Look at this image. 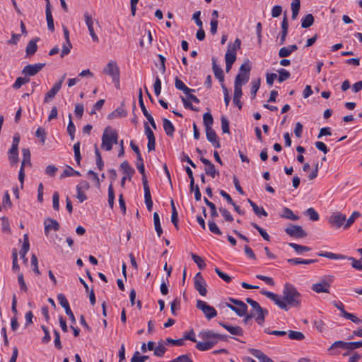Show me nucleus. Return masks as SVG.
Masks as SVG:
<instances>
[{"label":"nucleus","mask_w":362,"mask_h":362,"mask_svg":"<svg viewBox=\"0 0 362 362\" xmlns=\"http://www.w3.org/2000/svg\"><path fill=\"white\" fill-rule=\"evenodd\" d=\"M288 246L293 248L298 254H301L311 250V248L308 246L300 245L293 243H288Z\"/></svg>","instance_id":"4c0bfd02"},{"label":"nucleus","mask_w":362,"mask_h":362,"mask_svg":"<svg viewBox=\"0 0 362 362\" xmlns=\"http://www.w3.org/2000/svg\"><path fill=\"white\" fill-rule=\"evenodd\" d=\"M118 143V134L116 130L111 127H107L102 136L101 148L107 151H110L112 148L113 144Z\"/></svg>","instance_id":"f03ea898"},{"label":"nucleus","mask_w":362,"mask_h":362,"mask_svg":"<svg viewBox=\"0 0 362 362\" xmlns=\"http://www.w3.org/2000/svg\"><path fill=\"white\" fill-rule=\"evenodd\" d=\"M200 160L202 163L206 165V168H205L204 170L207 175H209L214 178L216 174L218 175V172L216 170L214 165L209 160L204 157H201Z\"/></svg>","instance_id":"2eb2a0df"},{"label":"nucleus","mask_w":362,"mask_h":362,"mask_svg":"<svg viewBox=\"0 0 362 362\" xmlns=\"http://www.w3.org/2000/svg\"><path fill=\"white\" fill-rule=\"evenodd\" d=\"M149 358L147 355L141 356L140 353L136 351L134 352L133 356L131 358L130 362H145Z\"/></svg>","instance_id":"3c124183"},{"label":"nucleus","mask_w":362,"mask_h":362,"mask_svg":"<svg viewBox=\"0 0 362 362\" xmlns=\"http://www.w3.org/2000/svg\"><path fill=\"white\" fill-rule=\"evenodd\" d=\"M250 74H243V73H239L235 78V84L236 86H242L246 83H247L249 80Z\"/></svg>","instance_id":"473e14b6"},{"label":"nucleus","mask_w":362,"mask_h":362,"mask_svg":"<svg viewBox=\"0 0 362 362\" xmlns=\"http://www.w3.org/2000/svg\"><path fill=\"white\" fill-rule=\"evenodd\" d=\"M229 300L238 307L226 303V306L227 308L235 312L240 317L246 315L247 312V306L243 301L232 298H229Z\"/></svg>","instance_id":"7ed1b4c3"},{"label":"nucleus","mask_w":362,"mask_h":362,"mask_svg":"<svg viewBox=\"0 0 362 362\" xmlns=\"http://www.w3.org/2000/svg\"><path fill=\"white\" fill-rule=\"evenodd\" d=\"M261 293L285 311H288L290 307L299 308L301 305V294L293 285L288 283L284 285L282 298L271 291H262Z\"/></svg>","instance_id":"f257e3e1"},{"label":"nucleus","mask_w":362,"mask_h":362,"mask_svg":"<svg viewBox=\"0 0 362 362\" xmlns=\"http://www.w3.org/2000/svg\"><path fill=\"white\" fill-rule=\"evenodd\" d=\"M221 122L222 132L223 134H229L230 133V129H229V121H228V119L225 116H222L221 118Z\"/></svg>","instance_id":"6e6d98bb"},{"label":"nucleus","mask_w":362,"mask_h":362,"mask_svg":"<svg viewBox=\"0 0 362 362\" xmlns=\"http://www.w3.org/2000/svg\"><path fill=\"white\" fill-rule=\"evenodd\" d=\"M84 19H85L86 25L88 27V31L90 33L92 40L94 42H98V37L96 35V34L94 31V29H93L94 20L93 19L92 16L90 14H89L88 12H85Z\"/></svg>","instance_id":"ddd939ff"},{"label":"nucleus","mask_w":362,"mask_h":362,"mask_svg":"<svg viewBox=\"0 0 362 362\" xmlns=\"http://www.w3.org/2000/svg\"><path fill=\"white\" fill-rule=\"evenodd\" d=\"M115 202V192L112 185L110 184L108 187V204L111 209L113 208Z\"/></svg>","instance_id":"4d7b16f0"},{"label":"nucleus","mask_w":362,"mask_h":362,"mask_svg":"<svg viewBox=\"0 0 362 362\" xmlns=\"http://www.w3.org/2000/svg\"><path fill=\"white\" fill-rule=\"evenodd\" d=\"M314 23V17L311 13L305 15L301 21V27L303 28H308L313 25Z\"/></svg>","instance_id":"72a5a7b5"},{"label":"nucleus","mask_w":362,"mask_h":362,"mask_svg":"<svg viewBox=\"0 0 362 362\" xmlns=\"http://www.w3.org/2000/svg\"><path fill=\"white\" fill-rule=\"evenodd\" d=\"M61 89V83L57 82L53 87L46 93L44 102L48 103L52 100Z\"/></svg>","instance_id":"aec40b11"},{"label":"nucleus","mask_w":362,"mask_h":362,"mask_svg":"<svg viewBox=\"0 0 362 362\" xmlns=\"http://www.w3.org/2000/svg\"><path fill=\"white\" fill-rule=\"evenodd\" d=\"M103 73L111 76L113 82L117 83L119 86V69L115 61H111L107 63L103 69Z\"/></svg>","instance_id":"39448f33"},{"label":"nucleus","mask_w":362,"mask_h":362,"mask_svg":"<svg viewBox=\"0 0 362 362\" xmlns=\"http://www.w3.org/2000/svg\"><path fill=\"white\" fill-rule=\"evenodd\" d=\"M23 160L21 162V168H25V165H31L30 162V151L28 148H23Z\"/></svg>","instance_id":"7c9ffc66"},{"label":"nucleus","mask_w":362,"mask_h":362,"mask_svg":"<svg viewBox=\"0 0 362 362\" xmlns=\"http://www.w3.org/2000/svg\"><path fill=\"white\" fill-rule=\"evenodd\" d=\"M317 255L319 257H327V258H329L331 259H348V257H346L343 255L335 254V253H332L330 252H318Z\"/></svg>","instance_id":"cd10ccee"},{"label":"nucleus","mask_w":362,"mask_h":362,"mask_svg":"<svg viewBox=\"0 0 362 362\" xmlns=\"http://www.w3.org/2000/svg\"><path fill=\"white\" fill-rule=\"evenodd\" d=\"M163 127L165 134L169 136H173L175 132V127L172 122L167 118L163 119Z\"/></svg>","instance_id":"a878e982"},{"label":"nucleus","mask_w":362,"mask_h":362,"mask_svg":"<svg viewBox=\"0 0 362 362\" xmlns=\"http://www.w3.org/2000/svg\"><path fill=\"white\" fill-rule=\"evenodd\" d=\"M250 225L259 233V234L261 235V236L263 238L264 240H265L267 241L270 240V236L269 235V234L267 233V231L264 229L261 228L259 226H258L255 222H251Z\"/></svg>","instance_id":"79ce46f5"},{"label":"nucleus","mask_w":362,"mask_h":362,"mask_svg":"<svg viewBox=\"0 0 362 362\" xmlns=\"http://www.w3.org/2000/svg\"><path fill=\"white\" fill-rule=\"evenodd\" d=\"M196 306L203 312L208 320H211L217 315L216 309L213 306L208 305L205 301L197 300Z\"/></svg>","instance_id":"423d86ee"},{"label":"nucleus","mask_w":362,"mask_h":362,"mask_svg":"<svg viewBox=\"0 0 362 362\" xmlns=\"http://www.w3.org/2000/svg\"><path fill=\"white\" fill-rule=\"evenodd\" d=\"M212 69L215 77L221 82L223 83L224 74L222 69L217 65L216 58H212Z\"/></svg>","instance_id":"412c9836"},{"label":"nucleus","mask_w":362,"mask_h":362,"mask_svg":"<svg viewBox=\"0 0 362 362\" xmlns=\"http://www.w3.org/2000/svg\"><path fill=\"white\" fill-rule=\"evenodd\" d=\"M205 130L206 139L212 144V146L215 148H221L219 138L218 137L216 132L213 129V128L206 129Z\"/></svg>","instance_id":"f8f14e48"},{"label":"nucleus","mask_w":362,"mask_h":362,"mask_svg":"<svg viewBox=\"0 0 362 362\" xmlns=\"http://www.w3.org/2000/svg\"><path fill=\"white\" fill-rule=\"evenodd\" d=\"M144 190L145 204L146 205L148 211H151L153 208V201L151 199L150 188H149V187H144Z\"/></svg>","instance_id":"c85d7f7f"},{"label":"nucleus","mask_w":362,"mask_h":362,"mask_svg":"<svg viewBox=\"0 0 362 362\" xmlns=\"http://www.w3.org/2000/svg\"><path fill=\"white\" fill-rule=\"evenodd\" d=\"M45 13L48 29L52 32L54 30V19L51 13V8H46Z\"/></svg>","instance_id":"ea45409f"},{"label":"nucleus","mask_w":362,"mask_h":362,"mask_svg":"<svg viewBox=\"0 0 362 362\" xmlns=\"http://www.w3.org/2000/svg\"><path fill=\"white\" fill-rule=\"evenodd\" d=\"M281 217L292 221H297L299 218L297 215H295L293 211L287 207L283 209V213L281 214Z\"/></svg>","instance_id":"2f4dec72"},{"label":"nucleus","mask_w":362,"mask_h":362,"mask_svg":"<svg viewBox=\"0 0 362 362\" xmlns=\"http://www.w3.org/2000/svg\"><path fill=\"white\" fill-rule=\"evenodd\" d=\"M288 263L292 264H310L317 262V259H303L300 258H293L287 259Z\"/></svg>","instance_id":"c9c22d12"},{"label":"nucleus","mask_w":362,"mask_h":362,"mask_svg":"<svg viewBox=\"0 0 362 362\" xmlns=\"http://www.w3.org/2000/svg\"><path fill=\"white\" fill-rule=\"evenodd\" d=\"M305 214L306 216H308L309 217L310 220H311L313 221H318L320 218L319 214H317V212L312 207L308 208L305 211Z\"/></svg>","instance_id":"603ef678"},{"label":"nucleus","mask_w":362,"mask_h":362,"mask_svg":"<svg viewBox=\"0 0 362 362\" xmlns=\"http://www.w3.org/2000/svg\"><path fill=\"white\" fill-rule=\"evenodd\" d=\"M261 80L260 78H257L252 81V88L250 90L251 97L252 99L255 98L257 90L260 87Z\"/></svg>","instance_id":"09e8293b"},{"label":"nucleus","mask_w":362,"mask_h":362,"mask_svg":"<svg viewBox=\"0 0 362 362\" xmlns=\"http://www.w3.org/2000/svg\"><path fill=\"white\" fill-rule=\"evenodd\" d=\"M166 351V348L163 341H159L158 346L155 347L153 354L158 357H162Z\"/></svg>","instance_id":"c03bdc74"},{"label":"nucleus","mask_w":362,"mask_h":362,"mask_svg":"<svg viewBox=\"0 0 362 362\" xmlns=\"http://www.w3.org/2000/svg\"><path fill=\"white\" fill-rule=\"evenodd\" d=\"M123 105L124 103H122L119 107L108 115L107 118L109 119H113L115 118L125 117L127 115V112L123 108Z\"/></svg>","instance_id":"a211bd4d"},{"label":"nucleus","mask_w":362,"mask_h":362,"mask_svg":"<svg viewBox=\"0 0 362 362\" xmlns=\"http://www.w3.org/2000/svg\"><path fill=\"white\" fill-rule=\"evenodd\" d=\"M8 160L11 165L18 161V148L11 147L8 151Z\"/></svg>","instance_id":"c756f323"},{"label":"nucleus","mask_w":362,"mask_h":362,"mask_svg":"<svg viewBox=\"0 0 362 362\" xmlns=\"http://www.w3.org/2000/svg\"><path fill=\"white\" fill-rule=\"evenodd\" d=\"M191 256L193 261L197 264V267L200 269H203L205 267L206 264L203 258L194 253H192Z\"/></svg>","instance_id":"864d4df0"},{"label":"nucleus","mask_w":362,"mask_h":362,"mask_svg":"<svg viewBox=\"0 0 362 362\" xmlns=\"http://www.w3.org/2000/svg\"><path fill=\"white\" fill-rule=\"evenodd\" d=\"M136 168H137L138 170L139 171V173L142 175L143 187H149L148 184L147 177H146V175L145 174V168H144V163H136Z\"/></svg>","instance_id":"e433bc0d"},{"label":"nucleus","mask_w":362,"mask_h":362,"mask_svg":"<svg viewBox=\"0 0 362 362\" xmlns=\"http://www.w3.org/2000/svg\"><path fill=\"white\" fill-rule=\"evenodd\" d=\"M218 210H219L221 214L224 218L225 221H230V222L233 221V216L230 214V213L226 208L220 207L218 209Z\"/></svg>","instance_id":"bf43d9fd"},{"label":"nucleus","mask_w":362,"mask_h":362,"mask_svg":"<svg viewBox=\"0 0 362 362\" xmlns=\"http://www.w3.org/2000/svg\"><path fill=\"white\" fill-rule=\"evenodd\" d=\"M213 347V342H208L206 341H199L196 344V348L199 351H207L211 349Z\"/></svg>","instance_id":"a18cd8bd"},{"label":"nucleus","mask_w":362,"mask_h":362,"mask_svg":"<svg viewBox=\"0 0 362 362\" xmlns=\"http://www.w3.org/2000/svg\"><path fill=\"white\" fill-rule=\"evenodd\" d=\"M35 136L40 139L42 144H45L46 139V132L42 127H38L35 132Z\"/></svg>","instance_id":"0e129e2a"},{"label":"nucleus","mask_w":362,"mask_h":362,"mask_svg":"<svg viewBox=\"0 0 362 362\" xmlns=\"http://www.w3.org/2000/svg\"><path fill=\"white\" fill-rule=\"evenodd\" d=\"M330 282L327 278H323L320 282L313 284L312 285V290L317 293H329Z\"/></svg>","instance_id":"9b49d317"},{"label":"nucleus","mask_w":362,"mask_h":362,"mask_svg":"<svg viewBox=\"0 0 362 362\" xmlns=\"http://www.w3.org/2000/svg\"><path fill=\"white\" fill-rule=\"evenodd\" d=\"M203 122L205 129L212 128L214 119L210 112H205L203 115Z\"/></svg>","instance_id":"a19ab883"},{"label":"nucleus","mask_w":362,"mask_h":362,"mask_svg":"<svg viewBox=\"0 0 362 362\" xmlns=\"http://www.w3.org/2000/svg\"><path fill=\"white\" fill-rule=\"evenodd\" d=\"M199 336L204 340L208 342H213V347L218 343L216 338V333L211 330L204 331L199 333Z\"/></svg>","instance_id":"dca6fc26"},{"label":"nucleus","mask_w":362,"mask_h":362,"mask_svg":"<svg viewBox=\"0 0 362 362\" xmlns=\"http://www.w3.org/2000/svg\"><path fill=\"white\" fill-rule=\"evenodd\" d=\"M278 73L279 74L278 77V81L279 83H282L286 81L291 76L290 72L284 69H280L279 70H278Z\"/></svg>","instance_id":"8fccbe9b"},{"label":"nucleus","mask_w":362,"mask_h":362,"mask_svg":"<svg viewBox=\"0 0 362 362\" xmlns=\"http://www.w3.org/2000/svg\"><path fill=\"white\" fill-rule=\"evenodd\" d=\"M348 260L351 261V266L353 267V268L357 270H362V260H361V259L357 260L351 257H348Z\"/></svg>","instance_id":"338daca9"},{"label":"nucleus","mask_w":362,"mask_h":362,"mask_svg":"<svg viewBox=\"0 0 362 362\" xmlns=\"http://www.w3.org/2000/svg\"><path fill=\"white\" fill-rule=\"evenodd\" d=\"M344 318L351 320V322H353L355 324H360L362 322V320H360L358 317H357L354 314L349 313L348 312H344Z\"/></svg>","instance_id":"680f3d73"},{"label":"nucleus","mask_w":362,"mask_h":362,"mask_svg":"<svg viewBox=\"0 0 362 362\" xmlns=\"http://www.w3.org/2000/svg\"><path fill=\"white\" fill-rule=\"evenodd\" d=\"M289 339L292 340L301 341L305 339V335L298 331L290 330L288 333Z\"/></svg>","instance_id":"de8ad7c7"},{"label":"nucleus","mask_w":362,"mask_h":362,"mask_svg":"<svg viewBox=\"0 0 362 362\" xmlns=\"http://www.w3.org/2000/svg\"><path fill=\"white\" fill-rule=\"evenodd\" d=\"M194 286L202 296H206L207 293L206 283L200 272L196 274L194 278Z\"/></svg>","instance_id":"6e6552de"},{"label":"nucleus","mask_w":362,"mask_h":362,"mask_svg":"<svg viewBox=\"0 0 362 362\" xmlns=\"http://www.w3.org/2000/svg\"><path fill=\"white\" fill-rule=\"evenodd\" d=\"M72 48V45L71 42H65L62 45V49L61 52V57L63 58L64 56L69 54L71 52V49Z\"/></svg>","instance_id":"052dcab7"},{"label":"nucleus","mask_w":362,"mask_h":362,"mask_svg":"<svg viewBox=\"0 0 362 362\" xmlns=\"http://www.w3.org/2000/svg\"><path fill=\"white\" fill-rule=\"evenodd\" d=\"M208 226H209V230L212 233L217 235H222L221 230L219 229V228L218 227V226L216 225V223H215V221L213 219L209 220Z\"/></svg>","instance_id":"37998d69"},{"label":"nucleus","mask_w":362,"mask_h":362,"mask_svg":"<svg viewBox=\"0 0 362 362\" xmlns=\"http://www.w3.org/2000/svg\"><path fill=\"white\" fill-rule=\"evenodd\" d=\"M39 40H40L39 37H36V38L32 39L29 41L27 47H26V49H25V52H26L27 56H32L36 52V51L37 49V42Z\"/></svg>","instance_id":"b1692460"},{"label":"nucleus","mask_w":362,"mask_h":362,"mask_svg":"<svg viewBox=\"0 0 362 362\" xmlns=\"http://www.w3.org/2000/svg\"><path fill=\"white\" fill-rule=\"evenodd\" d=\"M45 224V233L46 235H48L49 231L53 230L54 231H57L59 230L60 226L59 223L54 219L51 218H47L44 221Z\"/></svg>","instance_id":"4468645a"},{"label":"nucleus","mask_w":362,"mask_h":362,"mask_svg":"<svg viewBox=\"0 0 362 362\" xmlns=\"http://www.w3.org/2000/svg\"><path fill=\"white\" fill-rule=\"evenodd\" d=\"M45 63H37L35 64H28L23 67L22 74L25 76H33L39 73L45 66Z\"/></svg>","instance_id":"1a4fd4ad"},{"label":"nucleus","mask_w":362,"mask_h":362,"mask_svg":"<svg viewBox=\"0 0 362 362\" xmlns=\"http://www.w3.org/2000/svg\"><path fill=\"white\" fill-rule=\"evenodd\" d=\"M219 325L233 335L243 336V330L240 326H232L220 322Z\"/></svg>","instance_id":"6ab92c4d"},{"label":"nucleus","mask_w":362,"mask_h":362,"mask_svg":"<svg viewBox=\"0 0 362 362\" xmlns=\"http://www.w3.org/2000/svg\"><path fill=\"white\" fill-rule=\"evenodd\" d=\"M340 348L346 351H349V341H344L341 340L335 341L331 346L328 349L329 351H332L333 354H339V352L336 351V349Z\"/></svg>","instance_id":"f3484780"},{"label":"nucleus","mask_w":362,"mask_h":362,"mask_svg":"<svg viewBox=\"0 0 362 362\" xmlns=\"http://www.w3.org/2000/svg\"><path fill=\"white\" fill-rule=\"evenodd\" d=\"M288 23L287 17L285 15L281 22V33L280 35V45H284L288 33Z\"/></svg>","instance_id":"4be33fe9"},{"label":"nucleus","mask_w":362,"mask_h":362,"mask_svg":"<svg viewBox=\"0 0 362 362\" xmlns=\"http://www.w3.org/2000/svg\"><path fill=\"white\" fill-rule=\"evenodd\" d=\"M175 86L177 90L183 91L185 94L194 92V89H191L186 86L185 84L178 77H176L175 79Z\"/></svg>","instance_id":"bb28decb"},{"label":"nucleus","mask_w":362,"mask_h":362,"mask_svg":"<svg viewBox=\"0 0 362 362\" xmlns=\"http://www.w3.org/2000/svg\"><path fill=\"white\" fill-rule=\"evenodd\" d=\"M57 300H58L59 304L62 305V307H63L64 308V310L70 308L69 303L64 294H62V293L58 294Z\"/></svg>","instance_id":"13d9d810"},{"label":"nucleus","mask_w":362,"mask_h":362,"mask_svg":"<svg viewBox=\"0 0 362 362\" xmlns=\"http://www.w3.org/2000/svg\"><path fill=\"white\" fill-rule=\"evenodd\" d=\"M30 81V78L28 77H18L13 84V88L14 89H18L21 87L22 85L25 84Z\"/></svg>","instance_id":"5fc2aeb1"},{"label":"nucleus","mask_w":362,"mask_h":362,"mask_svg":"<svg viewBox=\"0 0 362 362\" xmlns=\"http://www.w3.org/2000/svg\"><path fill=\"white\" fill-rule=\"evenodd\" d=\"M241 41L239 38H236L233 45L229 44L227 52L225 55L226 63L233 64L236 60V52L240 48Z\"/></svg>","instance_id":"20e7f679"},{"label":"nucleus","mask_w":362,"mask_h":362,"mask_svg":"<svg viewBox=\"0 0 362 362\" xmlns=\"http://www.w3.org/2000/svg\"><path fill=\"white\" fill-rule=\"evenodd\" d=\"M170 362H193L187 354L181 355Z\"/></svg>","instance_id":"774afa93"},{"label":"nucleus","mask_w":362,"mask_h":362,"mask_svg":"<svg viewBox=\"0 0 362 362\" xmlns=\"http://www.w3.org/2000/svg\"><path fill=\"white\" fill-rule=\"evenodd\" d=\"M153 223L157 235L158 237H160L163 234V229L160 225V217L157 212H154L153 214Z\"/></svg>","instance_id":"f704fd0d"},{"label":"nucleus","mask_w":362,"mask_h":362,"mask_svg":"<svg viewBox=\"0 0 362 362\" xmlns=\"http://www.w3.org/2000/svg\"><path fill=\"white\" fill-rule=\"evenodd\" d=\"M214 271L216 273V274L224 281L229 283L231 281V277L226 274V273L221 271L218 267H216L214 269Z\"/></svg>","instance_id":"69168bd1"},{"label":"nucleus","mask_w":362,"mask_h":362,"mask_svg":"<svg viewBox=\"0 0 362 362\" xmlns=\"http://www.w3.org/2000/svg\"><path fill=\"white\" fill-rule=\"evenodd\" d=\"M250 352L252 356L259 359L260 362H273L270 358L259 349H251Z\"/></svg>","instance_id":"5701e85b"},{"label":"nucleus","mask_w":362,"mask_h":362,"mask_svg":"<svg viewBox=\"0 0 362 362\" xmlns=\"http://www.w3.org/2000/svg\"><path fill=\"white\" fill-rule=\"evenodd\" d=\"M74 175L80 176L81 173L78 171L75 170L73 168L67 166L66 168L64 169L63 173L61 174L60 178L62 179L66 177H70Z\"/></svg>","instance_id":"58836bf2"},{"label":"nucleus","mask_w":362,"mask_h":362,"mask_svg":"<svg viewBox=\"0 0 362 362\" xmlns=\"http://www.w3.org/2000/svg\"><path fill=\"white\" fill-rule=\"evenodd\" d=\"M285 232L289 236L296 238H303L307 236L306 232L300 226L291 223L285 229Z\"/></svg>","instance_id":"0eeeda50"},{"label":"nucleus","mask_w":362,"mask_h":362,"mask_svg":"<svg viewBox=\"0 0 362 362\" xmlns=\"http://www.w3.org/2000/svg\"><path fill=\"white\" fill-rule=\"evenodd\" d=\"M346 216L344 214H342L339 212H334L329 218V223L337 228H339L346 223Z\"/></svg>","instance_id":"9d476101"},{"label":"nucleus","mask_w":362,"mask_h":362,"mask_svg":"<svg viewBox=\"0 0 362 362\" xmlns=\"http://www.w3.org/2000/svg\"><path fill=\"white\" fill-rule=\"evenodd\" d=\"M361 216V214L358 211H354L351 216L346 220V223L344 225L345 229L349 228L355 221L356 218Z\"/></svg>","instance_id":"49530a36"},{"label":"nucleus","mask_w":362,"mask_h":362,"mask_svg":"<svg viewBox=\"0 0 362 362\" xmlns=\"http://www.w3.org/2000/svg\"><path fill=\"white\" fill-rule=\"evenodd\" d=\"M120 168L123 173L126 175V177L130 180L134 173H135L134 169L129 164L127 160H124L121 163Z\"/></svg>","instance_id":"393cba45"},{"label":"nucleus","mask_w":362,"mask_h":362,"mask_svg":"<svg viewBox=\"0 0 362 362\" xmlns=\"http://www.w3.org/2000/svg\"><path fill=\"white\" fill-rule=\"evenodd\" d=\"M2 206L4 209L11 208L12 206V202L10 199V195L8 192H6L4 195Z\"/></svg>","instance_id":"e2e57ef3"}]
</instances>
